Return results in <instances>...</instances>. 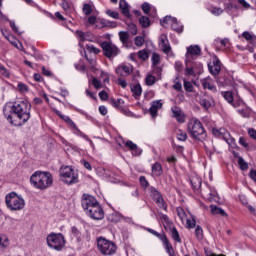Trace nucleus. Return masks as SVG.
Masks as SVG:
<instances>
[{"label":"nucleus","mask_w":256,"mask_h":256,"mask_svg":"<svg viewBox=\"0 0 256 256\" xmlns=\"http://www.w3.org/2000/svg\"><path fill=\"white\" fill-rule=\"evenodd\" d=\"M3 113L11 125L21 127L31 119V102L27 99L7 102L3 107Z\"/></svg>","instance_id":"obj_1"},{"label":"nucleus","mask_w":256,"mask_h":256,"mask_svg":"<svg viewBox=\"0 0 256 256\" xmlns=\"http://www.w3.org/2000/svg\"><path fill=\"white\" fill-rule=\"evenodd\" d=\"M30 183L34 189L45 191L53 185V174L49 171L37 170L30 176Z\"/></svg>","instance_id":"obj_2"},{"label":"nucleus","mask_w":256,"mask_h":256,"mask_svg":"<svg viewBox=\"0 0 256 256\" xmlns=\"http://www.w3.org/2000/svg\"><path fill=\"white\" fill-rule=\"evenodd\" d=\"M187 131L192 139L196 141H204L207 137V131H205V127L203 123L197 118H192L189 120L187 124Z\"/></svg>","instance_id":"obj_3"},{"label":"nucleus","mask_w":256,"mask_h":256,"mask_svg":"<svg viewBox=\"0 0 256 256\" xmlns=\"http://www.w3.org/2000/svg\"><path fill=\"white\" fill-rule=\"evenodd\" d=\"M53 111L55 115H57L58 117H60V119H62V121L67 123L68 127L71 129L74 135H77L78 137H81L85 141H88L90 147H92V149H95V143H93V140H91L89 136H87V134L83 133L79 129V127H77V124H75V122L72 121L71 117L64 115L63 113H61V111L57 109H53Z\"/></svg>","instance_id":"obj_4"},{"label":"nucleus","mask_w":256,"mask_h":256,"mask_svg":"<svg viewBox=\"0 0 256 256\" xmlns=\"http://www.w3.org/2000/svg\"><path fill=\"white\" fill-rule=\"evenodd\" d=\"M5 203L10 211H23L25 209V199L15 192L6 195Z\"/></svg>","instance_id":"obj_5"},{"label":"nucleus","mask_w":256,"mask_h":256,"mask_svg":"<svg viewBox=\"0 0 256 256\" xmlns=\"http://www.w3.org/2000/svg\"><path fill=\"white\" fill-rule=\"evenodd\" d=\"M47 245L50 249L54 251H63L65 247V236L62 233L51 232L46 237Z\"/></svg>","instance_id":"obj_6"},{"label":"nucleus","mask_w":256,"mask_h":256,"mask_svg":"<svg viewBox=\"0 0 256 256\" xmlns=\"http://www.w3.org/2000/svg\"><path fill=\"white\" fill-rule=\"evenodd\" d=\"M97 249L101 255L111 256L115 255L117 251V244L111 240H107L105 237H98Z\"/></svg>","instance_id":"obj_7"},{"label":"nucleus","mask_w":256,"mask_h":256,"mask_svg":"<svg viewBox=\"0 0 256 256\" xmlns=\"http://www.w3.org/2000/svg\"><path fill=\"white\" fill-rule=\"evenodd\" d=\"M60 177L66 185H75V183H79V174L72 166L62 167L60 170Z\"/></svg>","instance_id":"obj_8"},{"label":"nucleus","mask_w":256,"mask_h":256,"mask_svg":"<svg viewBox=\"0 0 256 256\" xmlns=\"http://www.w3.org/2000/svg\"><path fill=\"white\" fill-rule=\"evenodd\" d=\"M146 231H148V233H151V235H154V237L160 239V241L163 243L166 253H168L169 256L175 255L173 245H171V242H169V239L167 238V235H165V233H159L151 228H146Z\"/></svg>","instance_id":"obj_9"},{"label":"nucleus","mask_w":256,"mask_h":256,"mask_svg":"<svg viewBox=\"0 0 256 256\" xmlns=\"http://www.w3.org/2000/svg\"><path fill=\"white\" fill-rule=\"evenodd\" d=\"M101 47L103 54L108 59H113V57H117V55L121 53V50H119V48L111 42L104 41L102 42Z\"/></svg>","instance_id":"obj_10"},{"label":"nucleus","mask_w":256,"mask_h":256,"mask_svg":"<svg viewBox=\"0 0 256 256\" xmlns=\"http://www.w3.org/2000/svg\"><path fill=\"white\" fill-rule=\"evenodd\" d=\"M162 27H171L173 31H176V33H183V24L181 22L177 21V18H173L171 16H166L163 18V20L160 21Z\"/></svg>","instance_id":"obj_11"},{"label":"nucleus","mask_w":256,"mask_h":256,"mask_svg":"<svg viewBox=\"0 0 256 256\" xmlns=\"http://www.w3.org/2000/svg\"><path fill=\"white\" fill-rule=\"evenodd\" d=\"M148 192L150 193V197L155 201L156 205L163 209L164 211H167V203H165V200L163 199V195H161V192H159L155 187L150 186L148 188Z\"/></svg>","instance_id":"obj_12"},{"label":"nucleus","mask_w":256,"mask_h":256,"mask_svg":"<svg viewBox=\"0 0 256 256\" xmlns=\"http://www.w3.org/2000/svg\"><path fill=\"white\" fill-rule=\"evenodd\" d=\"M185 65V75L187 76L203 73V64L197 60L189 61V64L185 62Z\"/></svg>","instance_id":"obj_13"},{"label":"nucleus","mask_w":256,"mask_h":256,"mask_svg":"<svg viewBox=\"0 0 256 256\" xmlns=\"http://www.w3.org/2000/svg\"><path fill=\"white\" fill-rule=\"evenodd\" d=\"M158 45L165 55L168 57H173V49L171 48V43H169L167 34H161L159 36Z\"/></svg>","instance_id":"obj_14"},{"label":"nucleus","mask_w":256,"mask_h":256,"mask_svg":"<svg viewBox=\"0 0 256 256\" xmlns=\"http://www.w3.org/2000/svg\"><path fill=\"white\" fill-rule=\"evenodd\" d=\"M86 215L90 219H94V221H101L105 217V211H103V207H101V204H96V206L90 208L87 212Z\"/></svg>","instance_id":"obj_15"},{"label":"nucleus","mask_w":256,"mask_h":256,"mask_svg":"<svg viewBox=\"0 0 256 256\" xmlns=\"http://www.w3.org/2000/svg\"><path fill=\"white\" fill-rule=\"evenodd\" d=\"M201 55V47L199 45H191L187 48L185 63L189 65V61H197Z\"/></svg>","instance_id":"obj_16"},{"label":"nucleus","mask_w":256,"mask_h":256,"mask_svg":"<svg viewBox=\"0 0 256 256\" xmlns=\"http://www.w3.org/2000/svg\"><path fill=\"white\" fill-rule=\"evenodd\" d=\"M81 203L85 213H87L90 209H92V207L97 206L99 201H97L96 197L89 194H84Z\"/></svg>","instance_id":"obj_17"},{"label":"nucleus","mask_w":256,"mask_h":256,"mask_svg":"<svg viewBox=\"0 0 256 256\" xmlns=\"http://www.w3.org/2000/svg\"><path fill=\"white\" fill-rule=\"evenodd\" d=\"M87 60L89 61L90 65H92V71L93 73H95V75H99L98 79L103 80V83H109L110 78H109V73L100 70L98 68H95V63L96 60L95 59H89L87 58Z\"/></svg>","instance_id":"obj_18"},{"label":"nucleus","mask_w":256,"mask_h":256,"mask_svg":"<svg viewBox=\"0 0 256 256\" xmlns=\"http://www.w3.org/2000/svg\"><path fill=\"white\" fill-rule=\"evenodd\" d=\"M117 75L121 77H129L133 73V65L129 63H123L116 68Z\"/></svg>","instance_id":"obj_19"},{"label":"nucleus","mask_w":256,"mask_h":256,"mask_svg":"<svg viewBox=\"0 0 256 256\" xmlns=\"http://www.w3.org/2000/svg\"><path fill=\"white\" fill-rule=\"evenodd\" d=\"M75 35L79 41L80 47H83V43H85V41H93L94 39L93 34L91 32H83L81 30H77L75 32Z\"/></svg>","instance_id":"obj_20"},{"label":"nucleus","mask_w":256,"mask_h":256,"mask_svg":"<svg viewBox=\"0 0 256 256\" xmlns=\"http://www.w3.org/2000/svg\"><path fill=\"white\" fill-rule=\"evenodd\" d=\"M172 111V117L176 119L178 123H185L187 119V115H185V112L179 108V106H173L171 108Z\"/></svg>","instance_id":"obj_21"},{"label":"nucleus","mask_w":256,"mask_h":256,"mask_svg":"<svg viewBox=\"0 0 256 256\" xmlns=\"http://www.w3.org/2000/svg\"><path fill=\"white\" fill-rule=\"evenodd\" d=\"M11 249V239L9 235L0 233V253H5Z\"/></svg>","instance_id":"obj_22"},{"label":"nucleus","mask_w":256,"mask_h":256,"mask_svg":"<svg viewBox=\"0 0 256 256\" xmlns=\"http://www.w3.org/2000/svg\"><path fill=\"white\" fill-rule=\"evenodd\" d=\"M203 89H208V91H212V93H217V86H215V81L211 77L203 78L200 81Z\"/></svg>","instance_id":"obj_23"},{"label":"nucleus","mask_w":256,"mask_h":256,"mask_svg":"<svg viewBox=\"0 0 256 256\" xmlns=\"http://www.w3.org/2000/svg\"><path fill=\"white\" fill-rule=\"evenodd\" d=\"M202 195L204 199H207L210 202L217 201V199H219V194L217 193V190L211 187H208L206 190L202 191Z\"/></svg>","instance_id":"obj_24"},{"label":"nucleus","mask_w":256,"mask_h":256,"mask_svg":"<svg viewBox=\"0 0 256 256\" xmlns=\"http://www.w3.org/2000/svg\"><path fill=\"white\" fill-rule=\"evenodd\" d=\"M196 101L200 103L201 107L204 109H209L210 107H213V99L209 98V96L206 95H197Z\"/></svg>","instance_id":"obj_25"},{"label":"nucleus","mask_w":256,"mask_h":256,"mask_svg":"<svg viewBox=\"0 0 256 256\" xmlns=\"http://www.w3.org/2000/svg\"><path fill=\"white\" fill-rule=\"evenodd\" d=\"M125 147H127V149H129V151H131L133 157H139V155H141V153H143V150H141L139 148V146H137V144L133 143V141H131V140H127L125 142Z\"/></svg>","instance_id":"obj_26"},{"label":"nucleus","mask_w":256,"mask_h":256,"mask_svg":"<svg viewBox=\"0 0 256 256\" xmlns=\"http://www.w3.org/2000/svg\"><path fill=\"white\" fill-rule=\"evenodd\" d=\"M160 109H163V102H161V100H155L151 103L149 113L153 119L157 117V113Z\"/></svg>","instance_id":"obj_27"},{"label":"nucleus","mask_w":256,"mask_h":256,"mask_svg":"<svg viewBox=\"0 0 256 256\" xmlns=\"http://www.w3.org/2000/svg\"><path fill=\"white\" fill-rule=\"evenodd\" d=\"M208 69L212 75H219V73H221V61L214 60L212 63L208 64Z\"/></svg>","instance_id":"obj_28"},{"label":"nucleus","mask_w":256,"mask_h":256,"mask_svg":"<svg viewBox=\"0 0 256 256\" xmlns=\"http://www.w3.org/2000/svg\"><path fill=\"white\" fill-rule=\"evenodd\" d=\"M152 177H161L163 175V165L159 162H155L151 166Z\"/></svg>","instance_id":"obj_29"},{"label":"nucleus","mask_w":256,"mask_h":256,"mask_svg":"<svg viewBox=\"0 0 256 256\" xmlns=\"http://www.w3.org/2000/svg\"><path fill=\"white\" fill-rule=\"evenodd\" d=\"M60 7H62L65 13H73V11H75V7L73 6V3L69 0H61Z\"/></svg>","instance_id":"obj_30"},{"label":"nucleus","mask_w":256,"mask_h":256,"mask_svg":"<svg viewBox=\"0 0 256 256\" xmlns=\"http://www.w3.org/2000/svg\"><path fill=\"white\" fill-rule=\"evenodd\" d=\"M141 9L145 13V15H149V12L152 11V17H157V9L151 7V4L145 2L142 4Z\"/></svg>","instance_id":"obj_31"},{"label":"nucleus","mask_w":256,"mask_h":256,"mask_svg":"<svg viewBox=\"0 0 256 256\" xmlns=\"http://www.w3.org/2000/svg\"><path fill=\"white\" fill-rule=\"evenodd\" d=\"M168 231H170L173 241L176 243H183V240H181V236L179 235V231H177L175 226L168 228Z\"/></svg>","instance_id":"obj_32"},{"label":"nucleus","mask_w":256,"mask_h":256,"mask_svg":"<svg viewBox=\"0 0 256 256\" xmlns=\"http://www.w3.org/2000/svg\"><path fill=\"white\" fill-rule=\"evenodd\" d=\"M242 37L248 41L251 45L256 47V36L255 34H251L249 31H245L242 33Z\"/></svg>","instance_id":"obj_33"},{"label":"nucleus","mask_w":256,"mask_h":256,"mask_svg":"<svg viewBox=\"0 0 256 256\" xmlns=\"http://www.w3.org/2000/svg\"><path fill=\"white\" fill-rule=\"evenodd\" d=\"M119 7L122 11V14L125 16V17H130V12H129V4L127 3L126 0H120L119 2Z\"/></svg>","instance_id":"obj_34"},{"label":"nucleus","mask_w":256,"mask_h":256,"mask_svg":"<svg viewBox=\"0 0 256 256\" xmlns=\"http://www.w3.org/2000/svg\"><path fill=\"white\" fill-rule=\"evenodd\" d=\"M160 219L166 231H169V228L173 227V223H171V220L169 219V216H167V214H161Z\"/></svg>","instance_id":"obj_35"},{"label":"nucleus","mask_w":256,"mask_h":256,"mask_svg":"<svg viewBox=\"0 0 256 256\" xmlns=\"http://www.w3.org/2000/svg\"><path fill=\"white\" fill-rule=\"evenodd\" d=\"M131 91L133 97H135V99H139V97H141V93H143V88H141V84H136L131 87Z\"/></svg>","instance_id":"obj_36"},{"label":"nucleus","mask_w":256,"mask_h":256,"mask_svg":"<svg viewBox=\"0 0 256 256\" xmlns=\"http://www.w3.org/2000/svg\"><path fill=\"white\" fill-rule=\"evenodd\" d=\"M190 183H191L192 189H194V191L201 189V183H202L201 178L193 177L190 179Z\"/></svg>","instance_id":"obj_37"},{"label":"nucleus","mask_w":256,"mask_h":256,"mask_svg":"<svg viewBox=\"0 0 256 256\" xmlns=\"http://www.w3.org/2000/svg\"><path fill=\"white\" fill-rule=\"evenodd\" d=\"M212 133L215 137H218L219 139H223L225 138V135H227V130H225L224 128H213L212 129Z\"/></svg>","instance_id":"obj_38"},{"label":"nucleus","mask_w":256,"mask_h":256,"mask_svg":"<svg viewBox=\"0 0 256 256\" xmlns=\"http://www.w3.org/2000/svg\"><path fill=\"white\" fill-rule=\"evenodd\" d=\"M71 237H74L80 243L82 234L76 226L71 227Z\"/></svg>","instance_id":"obj_39"},{"label":"nucleus","mask_w":256,"mask_h":256,"mask_svg":"<svg viewBox=\"0 0 256 256\" xmlns=\"http://www.w3.org/2000/svg\"><path fill=\"white\" fill-rule=\"evenodd\" d=\"M211 213L213 215H221L222 217H227V212H225V210L217 206L211 205Z\"/></svg>","instance_id":"obj_40"},{"label":"nucleus","mask_w":256,"mask_h":256,"mask_svg":"<svg viewBox=\"0 0 256 256\" xmlns=\"http://www.w3.org/2000/svg\"><path fill=\"white\" fill-rule=\"evenodd\" d=\"M110 105H112V107H115V109H119L123 107V105H125V101L121 98H118L117 100L111 99Z\"/></svg>","instance_id":"obj_41"},{"label":"nucleus","mask_w":256,"mask_h":256,"mask_svg":"<svg viewBox=\"0 0 256 256\" xmlns=\"http://www.w3.org/2000/svg\"><path fill=\"white\" fill-rule=\"evenodd\" d=\"M237 111H238L239 115H241L245 119H249V117H251V108H249V107H244Z\"/></svg>","instance_id":"obj_42"},{"label":"nucleus","mask_w":256,"mask_h":256,"mask_svg":"<svg viewBox=\"0 0 256 256\" xmlns=\"http://www.w3.org/2000/svg\"><path fill=\"white\" fill-rule=\"evenodd\" d=\"M195 237L198 241H203V228L200 225H197L195 228Z\"/></svg>","instance_id":"obj_43"},{"label":"nucleus","mask_w":256,"mask_h":256,"mask_svg":"<svg viewBox=\"0 0 256 256\" xmlns=\"http://www.w3.org/2000/svg\"><path fill=\"white\" fill-rule=\"evenodd\" d=\"M151 61H152V67L159 66V63H161V55H159L158 53H153Z\"/></svg>","instance_id":"obj_44"},{"label":"nucleus","mask_w":256,"mask_h":256,"mask_svg":"<svg viewBox=\"0 0 256 256\" xmlns=\"http://www.w3.org/2000/svg\"><path fill=\"white\" fill-rule=\"evenodd\" d=\"M196 225H197V220H195V216H191L190 219L186 220L187 229H195Z\"/></svg>","instance_id":"obj_45"},{"label":"nucleus","mask_w":256,"mask_h":256,"mask_svg":"<svg viewBox=\"0 0 256 256\" xmlns=\"http://www.w3.org/2000/svg\"><path fill=\"white\" fill-rule=\"evenodd\" d=\"M222 97H224L225 101H227V103H229L231 105V103H233V92L231 91H226V92H222Z\"/></svg>","instance_id":"obj_46"},{"label":"nucleus","mask_w":256,"mask_h":256,"mask_svg":"<svg viewBox=\"0 0 256 256\" xmlns=\"http://www.w3.org/2000/svg\"><path fill=\"white\" fill-rule=\"evenodd\" d=\"M139 23L141 25V27H149L151 25V20H149V18L147 16H142L139 18Z\"/></svg>","instance_id":"obj_47"},{"label":"nucleus","mask_w":256,"mask_h":256,"mask_svg":"<svg viewBox=\"0 0 256 256\" xmlns=\"http://www.w3.org/2000/svg\"><path fill=\"white\" fill-rule=\"evenodd\" d=\"M92 85L97 91H99V89H103V83H101V80L97 77L92 78Z\"/></svg>","instance_id":"obj_48"},{"label":"nucleus","mask_w":256,"mask_h":256,"mask_svg":"<svg viewBox=\"0 0 256 256\" xmlns=\"http://www.w3.org/2000/svg\"><path fill=\"white\" fill-rule=\"evenodd\" d=\"M176 211H177V215H178L179 219L183 223V221H185V219H187V213H185V209H183L182 207H178L176 209Z\"/></svg>","instance_id":"obj_49"},{"label":"nucleus","mask_w":256,"mask_h":256,"mask_svg":"<svg viewBox=\"0 0 256 256\" xmlns=\"http://www.w3.org/2000/svg\"><path fill=\"white\" fill-rule=\"evenodd\" d=\"M238 165L241 169V171H247L249 169V164L243 159V157H239Z\"/></svg>","instance_id":"obj_50"},{"label":"nucleus","mask_w":256,"mask_h":256,"mask_svg":"<svg viewBox=\"0 0 256 256\" xmlns=\"http://www.w3.org/2000/svg\"><path fill=\"white\" fill-rule=\"evenodd\" d=\"M176 135H177L178 141H187V132H185L183 130H178L176 132Z\"/></svg>","instance_id":"obj_51"},{"label":"nucleus","mask_w":256,"mask_h":256,"mask_svg":"<svg viewBox=\"0 0 256 256\" xmlns=\"http://www.w3.org/2000/svg\"><path fill=\"white\" fill-rule=\"evenodd\" d=\"M157 80H158L157 77H155V76L149 74V75L146 77V79H145L146 85H148V86L151 87V85H155V83L157 82Z\"/></svg>","instance_id":"obj_52"},{"label":"nucleus","mask_w":256,"mask_h":256,"mask_svg":"<svg viewBox=\"0 0 256 256\" xmlns=\"http://www.w3.org/2000/svg\"><path fill=\"white\" fill-rule=\"evenodd\" d=\"M82 11L84 15H91L93 13V6L91 4H84Z\"/></svg>","instance_id":"obj_53"},{"label":"nucleus","mask_w":256,"mask_h":256,"mask_svg":"<svg viewBox=\"0 0 256 256\" xmlns=\"http://www.w3.org/2000/svg\"><path fill=\"white\" fill-rule=\"evenodd\" d=\"M138 57L141 59V61H147L149 59V52L147 50L143 49L138 52Z\"/></svg>","instance_id":"obj_54"},{"label":"nucleus","mask_w":256,"mask_h":256,"mask_svg":"<svg viewBox=\"0 0 256 256\" xmlns=\"http://www.w3.org/2000/svg\"><path fill=\"white\" fill-rule=\"evenodd\" d=\"M152 72L156 75L157 79H161V73H163V68L159 66H152Z\"/></svg>","instance_id":"obj_55"},{"label":"nucleus","mask_w":256,"mask_h":256,"mask_svg":"<svg viewBox=\"0 0 256 256\" xmlns=\"http://www.w3.org/2000/svg\"><path fill=\"white\" fill-rule=\"evenodd\" d=\"M120 216L119 213L113 212L110 215H108V221H111L112 223H117L119 221Z\"/></svg>","instance_id":"obj_56"},{"label":"nucleus","mask_w":256,"mask_h":256,"mask_svg":"<svg viewBox=\"0 0 256 256\" xmlns=\"http://www.w3.org/2000/svg\"><path fill=\"white\" fill-rule=\"evenodd\" d=\"M17 87H18V91H20V93H28L29 92V87L25 83L19 82Z\"/></svg>","instance_id":"obj_57"},{"label":"nucleus","mask_w":256,"mask_h":256,"mask_svg":"<svg viewBox=\"0 0 256 256\" xmlns=\"http://www.w3.org/2000/svg\"><path fill=\"white\" fill-rule=\"evenodd\" d=\"M134 43L136 47H143V44L145 43V38L142 36H137L134 39Z\"/></svg>","instance_id":"obj_58"},{"label":"nucleus","mask_w":256,"mask_h":256,"mask_svg":"<svg viewBox=\"0 0 256 256\" xmlns=\"http://www.w3.org/2000/svg\"><path fill=\"white\" fill-rule=\"evenodd\" d=\"M75 69L77 71H81L82 73H87V67H85V64H83L82 61H80L78 64H75Z\"/></svg>","instance_id":"obj_59"},{"label":"nucleus","mask_w":256,"mask_h":256,"mask_svg":"<svg viewBox=\"0 0 256 256\" xmlns=\"http://www.w3.org/2000/svg\"><path fill=\"white\" fill-rule=\"evenodd\" d=\"M139 181L143 189H147V187H149V181H147V178H145V176H140Z\"/></svg>","instance_id":"obj_60"},{"label":"nucleus","mask_w":256,"mask_h":256,"mask_svg":"<svg viewBox=\"0 0 256 256\" xmlns=\"http://www.w3.org/2000/svg\"><path fill=\"white\" fill-rule=\"evenodd\" d=\"M184 89L187 91V93H192L193 84L190 81L184 80Z\"/></svg>","instance_id":"obj_61"},{"label":"nucleus","mask_w":256,"mask_h":256,"mask_svg":"<svg viewBox=\"0 0 256 256\" xmlns=\"http://www.w3.org/2000/svg\"><path fill=\"white\" fill-rule=\"evenodd\" d=\"M119 37H120V41H122V43H127V41H129V33L128 32H120Z\"/></svg>","instance_id":"obj_62"},{"label":"nucleus","mask_w":256,"mask_h":256,"mask_svg":"<svg viewBox=\"0 0 256 256\" xmlns=\"http://www.w3.org/2000/svg\"><path fill=\"white\" fill-rule=\"evenodd\" d=\"M128 31L131 33V35H136L137 34V25L134 23L128 24Z\"/></svg>","instance_id":"obj_63"},{"label":"nucleus","mask_w":256,"mask_h":256,"mask_svg":"<svg viewBox=\"0 0 256 256\" xmlns=\"http://www.w3.org/2000/svg\"><path fill=\"white\" fill-rule=\"evenodd\" d=\"M248 135L251 139H254V141H256V130L254 128L248 129Z\"/></svg>","instance_id":"obj_64"}]
</instances>
